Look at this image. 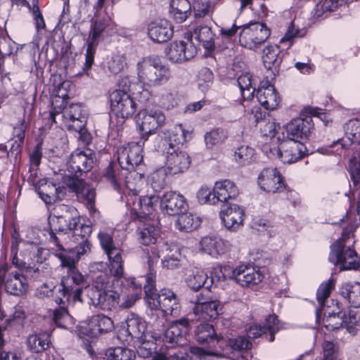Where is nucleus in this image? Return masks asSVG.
Instances as JSON below:
<instances>
[{"mask_svg":"<svg viewBox=\"0 0 360 360\" xmlns=\"http://www.w3.org/2000/svg\"><path fill=\"white\" fill-rule=\"evenodd\" d=\"M65 190L64 186L53 183H46L44 185L40 186L37 192L46 204H51L64 197Z\"/></svg>","mask_w":360,"mask_h":360,"instance_id":"obj_44","label":"nucleus"},{"mask_svg":"<svg viewBox=\"0 0 360 360\" xmlns=\"http://www.w3.org/2000/svg\"><path fill=\"white\" fill-rule=\"evenodd\" d=\"M334 286L333 279H329L321 284L316 292L319 306L316 310V320L328 331L336 330L344 325L343 316L339 310L338 303L333 309L328 304L330 301L333 302V300H329L328 297Z\"/></svg>","mask_w":360,"mask_h":360,"instance_id":"obj_7","label":"nucleus"},{"mask_svg":"<svg viewBox=\"0 0 360 360\" xmlns=\"http://www.w3.org/2000/svg\"><path fill=\"white\" fill-rule=\"evenodd\" d=\"M190 330L189 321L187 319L172 322L163 333H154L152 337L156 345L162 342L166 347H173L174 345L183 346L188 342L187 335Z\"/></svg>","mask_w":360,"mask_h":360,"instance_id":"obj_15","label":"nucleus"},{"mask_svg":"<svg viewBox=\"0 0 360 360\" xmlns=\"http://www.w3.org/2000/svg\"><path fill=\"white\" fill-rule=\"evenodd\" d=\"M229 137L228 132L222 128H214L205 133L204 140L207 149H213L224 143Z\"/></svg>","mask_w":360,"mask_h":360,"instance_id":"obj_50","label":"nucleus"},{"mask_svg":"<svg viewBox=\"0 0 360 360\" xmlns=\"http://www.w3.org/2000/svg\"><path fill=\"white\" fill-rule=\"evenodd\" d=\"M191 139V131L186 130L182 124H178L168 131H161L158 136V150L165 154V169L170 176L179 175L188 170L191 158L184 150L176 147Z\"/></svg>","mask_w":360,"mask_h":360,"instance_id":"obj_4","label":"nucleus"},{"mask_svg":"<svg viewBox=\"0 0 360 360\" xmlns=\"http://www.w3.org/2000/svg\"><path fill=\"white\" fill-rule=\"evenodd\" d=\"M107 360H134L136 355L133 350L117 347L109 348L106 352Z\"/></svg>","mask_w":360,"mask_h":360,"instance_id":"obj_57","label":"nucleus"},{"mask_svg":"<svg viewBox=\"0 0 360 360\" xmlns=\"http://www.w3.org/2000/svg\"><path fill=\"white\" fill-rule=\"evenodd\" d=\"M198 44L188 38L186 41H175L170 43L165 49L166 56L169 61L182 63L193 58L197 53Z\"/></svg>","mask_w":360,"mask_h":360,"instance_id":"obj_23","label":"nucleus"},{"mask_svg":"<svg viewBox=\"0 0 360 360\" xmlns=\"http://www.w3.org/2000/svg\"><path fill=\"white\" fill-rule=\"evenodd\" d=\"M93 164L94 158L90 149H77L71 154L67 167L70 176L77 177L78 174L89 171Z\"/></svg>","mask_w":360,"mask_h":360,"instance_id":"obj_28","label":"nucleus"},{"mask_svg":"<svg viewBox=\"0 0 360 360\" xmlns=\"http://www.w3.org/2000/svg\"><path fill=\"white\" fill-rule=\"evenodd\" d=\"M198 250L213 258H219L229 251L230 244L219 236H205L198 243Z\"/></svg>","mask_w":360,"mask_h":360,"instance_id":"obj_33","label":"nucleus"},{"mask_svg":"<svg viewBox=\"0 0 360 360\" xmlns=\"http://www.w3.org/2000/svg\"><path fill=\"white\" fill-rule=\"evenodd\" d=\"M200 218L191 212H181L179 214L175 226L181 231L191 232L200 226Z\"/></svg>","mask_w":360,"mask_h":360,"instance_id":"obj_49","label":"nucleus"},{"mask_svg":"<svg viewBox=\"0 0 360 360\" xmlns=\"http://www.w3.org/2000/svg\"><path fill=\"white\" fill-rule=\"evenodd\" d=\"M197 198L199 203L216 205L218 203L217 195L214 192V187L212 188L207 186H202L197 192Z\"/></svg>","mask_w":360,"mask_h":360,"instance_id":"obj_58","label":"nucleus"},{"mask_svg":"<svg viewBox=\"0 0 360 360\" xmlns=\"http://www.w3.org/2000/svg\"><path fill=\"white\" fill-rule=\"evenodd\" d=\"M173 34L172 25L165 19L152 21L148 25V35L155 42H166L172 37Z\"/></svg>","mask_w":360,"mask_h":360,"instance_id":"obj_36","label":"nucleus"},{"mask_svg":"<svg viewBox=\"0 0 360 360\" xmlns=\"http://www.w3.org/2000/svg\"><path fill=\"white\" fill-rule=\"evenodd\" d=\"M106 264L96 262L91 271H98L93 276V282L87 290L89 304L102 310H112L117 306L128 309L141 297L142 284L136 279L116 280L103 271Z\"/></svg>","mask_w":360,"mask_h":360,"instance_id":"obj_2","label":"nucleus"},{"mask_svg":"<svg viewBox=\"0 0 360 360\" xmlns=\"http://www.w3.org/2000/svg\"><path fill=\"white\" fill-rule=\"evenodd\" d=\"M281 45H269L263 50L262 60L264 67L267 70H271L274 74L282 62L283 56L281 55Z\"/></svg>","mask_w":360,"mask_h":360,"instance_id":"obj_43","label":"nucleus"},{"mask_svg":"<svg viewBox=\"0 0 360 360\" xmlns=\"http://www.w3.org/2000/svg\"><path fill=\"white\" fill-rule=\"evenodd\" d=\"M255 149L248 145L243 144L237 147L233 154L235 162L241 166L251 164L255 160Z\"/></svg>","mask_w":360,"mask_h":360,"instance_id":"obj_53","label":"nucleus"},{"mask_svg":"<svg viewBox=\"0 0 360 360\" xmlns=\"http://www.w3.org/2000/svg\"><path fill=\"white\" fill-rule=\"evenodd\" d=\"M136 72L139 83L143 86L155 87L166 84L171 78L169 66L161 62L158 57H145L136 64Z\"/></svg>","mask_w":360,"mask_h":360,"instance_id":"obj_9","label":"nucleus"},{"mask_svg":"<svg viewBox=\"0 0 360 360\" xmlns=\"http://www.w3.org/2000/svg\"><path fill=\"white\" fill-rule=\"evenodd\" d=\"M345 136L334 143V146L345 148L349 154V150L354 151L349 160V172L354 186L360 182V120H349L345 127Z\"/></svg>","mask_w":360,"mask_h":360,"instance_id":"obj_8","label":"nucleus"},{"mask_svg":"<svg viewBox=\"0 0 360 360\" xmlns=\"http://www.w3.org/2000/svg\"><path fill=\"white\" fill-rule=\"evenodd\" d=\"M155 274L150 271L146 276L144 290L146 302L151 313L162 312L163 315L176 316L179 314L181 305L176 295L168 288H163L156 293Z\"/></svg>","mask_w":360,"mask_h":360,"instance_id":"obj_6","label":"nucleus"},{"mask_svg":"<svg viewBox=\"0 0 360 360\" xmlns=\"http://www.w3.org/2000/svg\"><path fill=\"white\" fill-rule=\"evenodd\" d=\"M25 317V312L24 307L20 304H17L13 308V311L12 314L9 316V317L6 319V326L0 325V326L2 327V333L4 334V332L6 330V328L7 326H11L16 323H20L22 320Z\"/></svg>","mask_w":360,"mask_h":360,"instance_id":"obj_63","label":"nucleus"},{"mask_svg":"<svg viewBox=\"0 0 360 360\" xmlns=\"http://www.w3.org/2000/svg\"><path fill=\"white\" fill-rule=\"evenodd\" d=\"M214 192L217 195L218 202H227L229 200L236 199L239 195L238 186L229 179L216 181L214 186Z\"/></svg>","mask_w":360,"mask_h":360,"instance_id":"obj_41","label":"nucleus"},{"mask_svg":"<svg viewBox=\"0 0 360 360\" xmlns=\"http://www.w3.org/2000/svg\"><path fill=\"white\" fill-rule=\"evenodd\" d=\"M118 86L121 91H129L136 95L141 103L146 102L150 96V92L147 89H145L141 83H132L128 76L120 79Z\"/></svg>","mask_w":360,"mask_h":360,"instance_id":"obj_45","label":"nucleus"},{"mask_svg":"<svg viewBox=\"0 0 360 360\" xmlns=\"http://www.w3.org/2000/svg\"><path fill=\"white\" fill-rule=\"evenodd\" d=\"M160 209L162 214L173 216L186 212L188 207L185 197L176 191H167L159 196Z\"/></svg>","mask_w":360,"mask_h":360,"instance_id":"obj_26","label":"nucleus"},{"mask_svg":"<svg viewBox=\"0 0 360 360\" xmlns=\"http://www.w3.org/2000/svg\"><path fill=\"white\" fill-rule=\"evenodd\" d=\"M162 258V265L163 268L167 269H174L179 267L183 255L180 248L176 244H169L163 243L155 247H153L150 252L146 255V259L148 266L149 272L155 271L153 269V266L158 262L160 257Z\"/></svg>","mask_w":360,"mask_h":360,"instance_id":"obj_12","label":"nucleus"},{"mask_svg":"<svg viewBox=\"0 0 360 360\" xmlns=\"http://www.w3.org/2000/svg\"><path fill=\"white\" fill-rule=\"evenodd\" d=\"M219 215L224 226L231 231H236L243 226L245 212L236 204L224 205Z\"/></svg>","mask_w":360,"mask_h":360,"instance_id":"obj_30","label":"nucleus"},{"mask_svg":"<svg viewBox=\"0 0 360 360\" xmlns=\"http://www.w3.org/2000/svg\"><path fill=\"white\" fill-rule=\"evenodd\" d=\"M63 183L76 193L78 200L86 207L92 217H98L99 212L95 207L96 191L93 185L68 174L63 176Z\"/></svg>","mask_w":360,"mask_h":360,"instance_id":"obj_14","label":"nucleus"},{"mask_svg":"<svg viewBox=\"0 0 360 360\" xmlns=\"http://www.w3.org/2000/svg\"><path fill=\"white\" fill-rule=\"evenodd\" d=\"M283 328L282 325L280 323L277 316L275 314L269 315L264 322V326L257 323L250 325L246 329V334L249 339L257 338L262 335L269 333V342H273L275 339V334Z\"/></svg>","mask_w":360,"mask_h":360,"instance_id":"obj_35","label":"nucleus"},{"mask_svg":"<svg viewBox=\"0 0 360 360\" xmlns=\"http://www.w3.org/2000/svg\"><path fill=\"white\" fill-rule=\"evenodd\" d=\"M222 309L223 305L219 301L212 300L201 293L197 297L193 312L198 319L207 321L215 319L222 313Z\"/></svg>","mask_w":360,"mask_h":360,"instance_id":"obj_27","label":"nucleus"},{"mask_svg":"<svg viewBox=\"0 0 360 360\" xmlns=\"http://www.w3.org/2000/svg\"><path fill=\"white\" fill-rule=\"evenodd\" d=\"M219 271L225 277H233L237 284L245 288L257 285L264 278V275L260 270L250 264H241L235 268L226 266Z\"/></svg>","mask_w":360,"mask_h":360,"instance_id":"obj_16","label":"nucleus"},{"mask_svg":"<svg viewBox=\"0 0 360 360\" xmlns=\"http://www.w3.org/2000/svg\"><path fill=\"white\" fill-rule=\"evenodd\" d=\"M305 34L306 30L299 27L297 20L295 17L288 24L287 31L280 39L279 44L283 50L288 49L293 45L296 39L303 37Z\"/></svg>","mask_w":360,"mask_h":360,"instance_id":"obj_46","label":"nucleus"},{"mask_svg":"<svg viewBox=\"0 0 360 360\" xmlns=\"http://www.w3.org/2000/svg\"><path fill=\"white\" fill-rule=\"evenodd\" d=\"M226 341L222 345L221 352H211L210 350H205L199 347H191L190 352L195 355L200 359H205L207 356L216 355V356H228L229 358L235 359V352H239L242 351L248 350L252 347V343L249 340V338L244 336H239L233 339L229 340V344L224 347Z\"/></svg>","mask_w":360,"mask_h":360,"instance_id":"obj_19","label":"nucleus"},{"mask_svg":"<svg viewBox=\"0 0 360 360\" xmlns=\"http://www.w3.org/2000/svg\"><path fill=\"white\" fill-rule=\"evenodd\" d=\"M271 30L262 22H250L242 27L239 35L240 44L253 50L264 44L270 37Z\"/></svg>","mask_w":360,"mask_h":360,"instance_id":"obj_17","label":"nucleus"},{"mask_svg":"<svg viewBox=\"0 0 360 360\" xmlns=\"http://www.w3.org/2000/svg\"><path fill=\"white\" fill-rule=\"evenodd\" d=\"M237 82L243 99L252 98L256 91V82L253 77L250 73L245 72L238 77Z\"/></svg>","mask_w":360,"mask_h":360,"instance_id":"obj_51","label":"nucleus"},{"mask_svg":"<svg viewBox=\"0 0 360 360\" xmlns=\"http://www.w3.org/2000/svg\"><path fill=\"white\" fill-rule=\"evenodd\" d=\"M257 98L261 105L269 110L277 109L281 101L278 92L268 80L261 82L257 91Z\"/></svg>","mask_w":360,"mask_h":360,"instance_id":"obj_34","label":"nucleus"},{"mask_svg":"<svg viewBox=\"0 0 360 360\" xmlns=\"http://www.w3.org/2000/svg\"><path fill=\"white\" fill-rule=\"evenodd\" d=\"M356 229V225L350 223L343 229L341 238L330 245L328 260L334 265H340L343 269L360 268V259L354 249Z\"/></svg>","mask_w":360,"mask_h":360,"instance_id":"obj_5","label":"nucleus"},{"mask_svg":"<svg viewBox=\"0 0 360 360\" xmlns=\"http://www.w3.org/2000/svg\"><path fill=\"white\" fill-rule=\"evenodd\" d=\"M30 351L39 353L46 350L50 344V333L48 331L30 335L27 340Z\"/></svg>","mask_w":360,"mask_h":360,"instance_id":"obj_48","label":"nucleus"},{"mask_svg":"<svg viewBox=\"0 0 360 360\" xmlns=\"http://www.w3.org/2000/svg\"><path fill=\"white\" fill-rule=\"evenodd\" d=\"M152 214L153 212L144 217H137L134 214H131L134 219L143 221V225L139 227V240L144 245L155 243L160 235V230L156 226V222L152 221L150 217Z\"/></svg>","mask_w":360,"mask_h":360,"instance_id":"obj_38","label":"nucleus"},{"mask_svg":"<svg viewBox=\"0 0 360 360\" xmlns=\"http://www.w3.org/2000/svg\"><path fill=\"white\" fill-rule=\"evenodd\" d=\"M167 175L165 167H160L148 175V183L154 191L160 192L166 186Z\"/></svg>","mask_w":360,"mask_h":360,"instance_id":"obj_55","label":"nucleus"},{"mask_svg":"<svg viewBox=\"0 0 360 360\" xmlns=\"http://www.w3.org/2000/svg\"><path fill=\"white\" fill-rule=\"evenodd\" d=\"M252 112L255 113V121L262 136L266 138V139H275L277 142L285 141L283 126L281 127L274 118L269 116L262 118V113L259 108L252 109Z\"/></svg>","mask_w":360,"mask_h":360,"instance_id":"obj_25","label":"nucleus"},{"mask_svg":"<svg viewBox=\"0 0 360 360\" xmlns=\"http://www.w3.org/2000/svg\"><path fill=\"white\" fill-rule=\"evenodd\" d=\"M207 278L204 271L197 270L186 278V283L191 289L197 291L203 286Z\"/></svg>","mask_w":360,"mask_h":360,"instance_id":"obj_62","label":"nucleus"},{"mask_svg":"<svg viewBox=\"0 0 360 360\" xmlns=\"http://www.w3.org/2000/svg\"><path fill=\"white\" fill-rule=\"evenodd\" d=\"M283 149H278L277 154L283 163L292 164L303 158L307 154V149L302 142L283 141Z\"/></svg>","mask_w":360,"mask_h":360,"instance_id":"obj_37","label":"nucleus"},{"mask_svg":"<svg viewBox=\"0 0 360 360\" xmlns=\"http://www.w3.org/2000/svg\"><path fill=\"white\" fill-rule=\"evenodd\" d=\"M110 109L117 117L127 119L134 115L136 103L129 92L117 89L110 94Z\"/></svg>","mask_w":360,"mask_h":360,"instance_id":"obj_22","label":"nucleus"},{"mask_svg":"<svg viewBox=\"0 0 360 360\" xmlns=\"http://www.w3.org/2000/svg\"><path fill=\"white\" fill-rule=\"evenodd\" d=\"M178 103L177 96L176 94L167 91L160 96L159 105L167 110L174 108Z\"/></svg>","mask_w":360,"mask_h":360,"instance_id":"obj_64","label":"nucleus"},{"mask_svg":"<svg viewBox=\"0 0 360 360\" xmlns=\"http://www.w3.org/2000/svg\"><path fill=\"white\" fill-rule=\"evenodd\" d=\"M165 115L157 108H145L139 112L136 117L137 129L141 132V140L147 141L148 136L155 133L165 122Z\"/></svg>","mask_w":360,"mask_h":360,"instance_id":"obj_18","label":"nucleus"},{"mask_svg":"<svg viewBox=\"0 0 360 360\" xmlns=\"http://www.w3.org/2000/svg\"><path fill=\"white\" fill-rule=\"evenodd\" d=\"M63 305V306L54 310L53 319L56 325L58 327L69 329L74 325L75 321L73 317L69 314L68 311L65 307V304Z\"/></svg>","mask_w":360,"mask_h":360,"instance_id":"obj_56","label":"nucleus"},{"mask_svg":"<svg viewBox=\"0 0 360 360\" xmlns=\"http://www.w3.org/2000/svg\"><path fill=\"white\" fill-rule=\"evenodd\" d=\"M114 327L110 318L103 314L92 316L88 322H83L79 326V333L91 338L111 331Z\"/></svg>","mask_w":360,"mask_h":360,"instance_id":"obj_29","label":"nucleus"},{"mask_svg":"<svg viewBox=\"0 0 360 360\" xmlns=\"http://www.w3.org/2000/svg\"><path fill=\"white\" fill-rule=\"evenodd\" d=\"M105 179L114 188L122 193L121 198L130 209L131 214L137 217H144L153 212L158 207L159 195L156 194L138 197L141 187L143 184L142 175L136 171L119 172L110 165L105 173Z\"/></svg>","mask_w":360,"mask_h":360,"instance_id":"obj_3","label":"nucleus"},{"mask_svg":"<svg viewBox=\"0 0 360 360\" xmlns=\"http://www.w3.org/2000/svg\"><path fill=\"white\" fill-rule=\"evenodd\" d=\"M146 331V321L138 315L131 313L128 315L120 330L119 338L128 341V338H141Z\"/></svg>","mask_w":360,"mask_h":360,"instance_id":"obj_32","label":"nucleus"},{"mask_svg":"<svg viewBox=\"0 0 360 360\" xmlns=\"http://www.w3.org/2000/svg\"><path fill=\"white\" fill-rule=\"evenodd\" d=\"M340 295L353 308H360V282H349L342 285Z\"/></svg>","mask_w":360,"mask_h":360,"instance_id":"obj_47","label":"nucleus"},{"mask_svg":"<svg viewBox=\"0 0 360 360\" xmlns=\"http://www.w3.org/2000/svg\"><path fill=\"white\" fill-rule=\"evenodd\" d=\"M4 285L6 292L14 296L23 295L29 287L25 273L13 271V266H11L9 271L4 276Z\"/></svg>","mask_w":360,"mask_h":360,"instance_id":"obj_31","label":"nucleus"},{"mask_svg":"<svg viewBox=\"0 0 360 360\" xmlns=\"http://www.w3.org/2000/svg\"><path fill=\"white\" fill-rule=\"evenodd\" d=\"M342 316L344 326L347 332L352 335H356L360 328V310L350 309Z\"/></svg>","mask_w":360,"mask_h":360,"instance_id":"obj_54","label":"nucleus"},{"mask_svg":"<svg viewBox=\"0 0 360 360\" xmlns=\"http://www.w3.org/2000/svg\"><path fill=\"white\" fill-rule=\"evenodd\" d=\"M213 82V74L207 68H202L198 75L197 84L201 91L209 89Z\"/></svg>","mask_w":360,"mask_h":360,"instance_id":"obj_60","label":"nucleus"},{"mask_svg":"<svg viewBox=\"0 0 360 360\" xmlns=\"http://www.w3.org/2000/svg\"><path fill=\"white\" fill-rule=\"evenodd\" d=\"M253 229L269 238L274 237L276 235V229L271 225V223L262 218L254 219L252 222Z\"/></svg>","mask_w":360,"mask_h":360,"instance_id":"obj_59","label":"nucleus"},{"mask_svg":"<svg viewBox=\"0 0 360 360\" xmlns=\"http://www.w3.org/2000/svg\"><path fill=\"white\" fill-rule=\"evenodd\" d=\"M314 127L311 115L302 113L300 117L291 120L283 126L285 141L291 142H302L308 139Z\"/></svg>","mask_w":360,"mask_h":360,"instance_id":"obj_21","label":"nucleus"},{"mask_svg":"<svg viewBox=\"0 0 360 360\" xmlns=\"http://www.w3.org/2000/svg\"><path fill=\"white\" fill-rule=\"evenodd\" d=\"M257 182L259 188L266 193H280L285 188L283 176L274 167L262 169L258 174Z\"/></svg>","mask_w":360,"mask_h":360,"instance_id":"obj_24","label":"nucleus"},{"mask_svg":"<svg viewBox=\"0 0 360 360\" xmlns=\"http://www.w3.org/2000/svg\"><path fill=\"white\" fill-rule=\"evenodd\" d=\"M126 58L124 55L116 53L112 54L108 61V69L113 74L120 73L126 66Z\"/></svg>","mask_w":360,"mask_h":360,"instance_id":"obj_61","label":"nucleus"},{"mask_svg":"<svg viewBox=\"0 0 360 360\" xmlns=\"http://www.w3.org/2000/svg\"><path fill=\"white\" fill-rule=\"evenodd\" d=\"M195 337L199 343H208L212 345L217 344L219 347H222L224 340L215 335L213 326L207 323H202L198 325L195 330Z\"/></svg>","mask_w":360,"mask_h":360,"instance_id":"obj_42","label":"nucleus"},{"mask_svg":"<svg viewBox=\"0 0 360 360\" xmlns=\"http://www.w3.org/2000/svg\"><path fill=\"white\" fill-rule=\"evenodd\" d=\"M58 209L65 212L62 215L54 214L49 217L51 231L58 232V235L52 233L51 238L60 251L56 255L60 259L61 266L68 269V276L63 280V285L68 288L71 284H79L84 280V276L77 269L76 263L90 251L89 238L92 228L85 219L77 215L75 209L64 205Z\"/></svg>","mask_w":360,"mask_h":360,"instance_id":"obj_1","label":"nucleus"},{"mask_svg":"<svg viewBox=\"0 0 360 360\" xmlns=\"http://www.w3.org/2000/svg\"><path fill=\"white\" fill-rule=\"evenodd\" d=\"M191 4L188 0H171L170 13L177 22L184 21L191 13Z\"/></svg>","mask_w":360,"mask_h":360,"instance_id":"obj_52","label":"nucleus"},{"mask_svg":"<svg viewBox=\"0 0 360 360\" xmlns=\"http://www.w3.org/2000/svg\"><path fill=\"white\" fill-rule=\"evenodd\" d=\"M140 142H130L123 145L117 149V160L120 172L134 171L135 167L143 162V148L144 141Z\"/></svg>","mask_w":360,"mask_h":360,"instance_id":"obj_20","label":"nucleus"},{"mask_svg":"<svg viewBox=\"0 0 360 360\" xmlns=\"http://www.w3.org/2000/svg\"><path fill=\"white\" fill-rule=\"evenodd\" d=\"M66 275L63 276L60 285H55L53 283H45L37 288L36 295L39 298H46L53 296L55 302L58 304H65L69 302H81V295L84 287L86 285V277L84 280L79 284L72 283L70 288H65L63 285V280L68 276V269Z\"/></svg>","mask_w":360,"mask_h":360,"instance_id":"obj_11","label":"nucleus"},{"mask_svg":"<svg viewBox=\"0 0 360 360\" xmlns=\"http://www.w3.org/2000/svg\"><path fill=\"white\" fill-rule=\"evenodd\" d=\"M109 261V267L110 275L112 279H136L133 277H124V262L122 259V250L115 247L105 252Z\"/></svg>","mask_w":360,"mask_h":360,"instance_id":"obj_39","label":"nucleus"},{"mask_svg":"<svg viewBox=\"0 0 360 360\" xmlns=\"http://www.w3.org/2000/svg\"><path fill=\"white\" fill-rule=\"evenodd\" d=\"M62 117L67 129L77 132V138L83 143L88 144L91 141V134L85 129L86 112L81 104L72 103L65 106L62 111Z\"/></svg>","mask_w":360,"mask_h":360,"instance_id":"obj_13","label":"nucleus"},{"mask_svg":"<svg viewBox=\"0 0 360 360\" xmlns=\"http://www.w3.org/2000/svg\"><path fill=\"white\" fill-rule=\"evenodd\" d=\"M187 37L191 41L195 40L207 51H212L214 48V34L212 29L207 25H199L193 31L187 34Z\"/></svg>","mask_w":360,"mask_h":360,"instance_id":"obj_40","label":"nucleus"},{"mask_svg":"<svg viewBox=\"0 0 360 360\" xmlns=\"http://www.w3.org/2000/svg\"><path fill=\"white\" fill-rule=\"evenodd\" d=\"M116 25L110 15L105 12L103 16L94 17L91 20L89 41L85 53V63L83 70L89 76L88 71L91 68L94 62L96 45L99 40L112 35L117 32Z\"/></svg>","mask_w":360,"mask_h":360,"instance_id":"obj_10","label":"nucleus"}]
</instances>
